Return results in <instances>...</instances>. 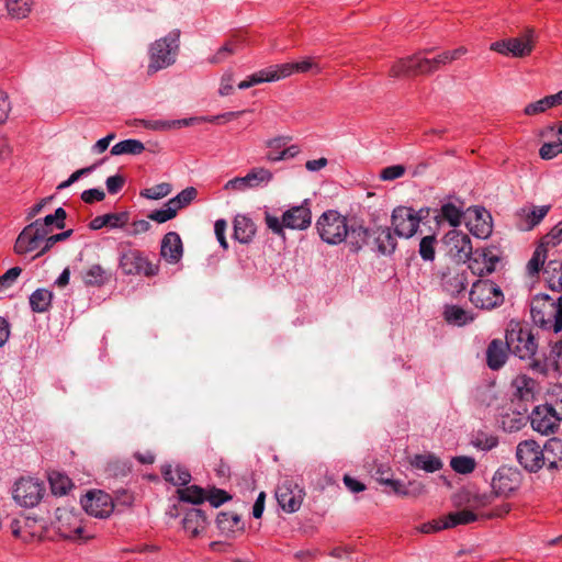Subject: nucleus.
Segmentation results:
<instances>
[{
  "mask_svg": "<svg viewBox=\"0 0 562 562\" xmlns=\"http://www.w3.org/2000/svg\"><path fill=\"white\" fill-rule=\"evenodd\" d=\"M66 217V211L58 207L54 214L46 215L43 220H36L26 225L15 240L14 251L18 255H24L38 249L42 240L52 233L53 226L58 229L65 227Z\"/></svg>",
  "mask_w": 562,
  "mask_h": 562,
  "instance_id": "f257e3e1",
  "label": "nucleus"
},
{
  "mask_svg": "<svg viewBox=\"0 0 562 562\" xmlns=\"http://www.w3.org/2000/svg\"><path fill=\"white\" fill-rule=\"evenodd\" d=\"M530 315L533 324L543 330L555 334L562 330V295L557 299L548 294H537L530 302Z\"/></svg>",
  "mask_w": 562,
  "mask_h": 562,
  "instance_id": "f03ea898",
  "label": "nucleus"
},
{
  "mask_svg": "<svg viewBox=\"0 0 562 562\" xmlns=\"http://www.w3.org/2000/svg\"><path fill=\"white\" fill-rule=\"evenodd\" d=\"M428 50L418 52L412 56L396 60L390 69V77H415L420 75H430L441 66L450 64L447 52L439 54L434 58H427L424 54Z\"/></svg>",
  "mask_w": 562,
  "mask_h": 562,
  "instance_id": "7ed1b4c3",
  "label": "nucleus"
},
{
  "mask_svg": "<svg viewBox=\"0 0 562 562\" xmlns=\"http://www.w3.org/2000/svg\"><path fill=\"white\" fill-rule=\"evenodd\" d=\"M179 38L180 31L173 30L150 45L148 74H155L175 64L179 50Z\"/></svg>",
  "mask_w": 562,
  "mask_h": 562,
  "instance_id": "20e7f679",
  "label": "nucleus"
},
{
  "mask_svg": "<svg viewBox=\"0 0 562 562\" xmlns=\"http://www.w3.org/2000/svg\"><path fill=\"white\" fill-rule=\"evenodd\" d=\"M505 339L509 351L521 360H531L538 350V341L532 330L518 322H510L506 328Z\"/></svg>",
  "mask_w": 562,
  "mask_h": 562,
  "instance_id": "39448f33",
  "label": "nucleus"
},
{
  "mask_svg": "<svg viewBox=\"0 0 562 562\" xmlns=\"http://www.w3.org/2000/svg\"><path fill=\"white\" fill-rule=\"evenodd\" d=\"M347 217L336 210L324 212L316 222V229L321 239L328 245H339L348 236Z\"/></svg>",
  "mask_w": 562,
  "mask_h": 562,
  "instance_id": "423d86ee",
  "label": "nucleus"
},
{
  "mask_svg": "<svg viewBox=\"0 0 562 562\" xmlns=\"http://www.w3.org/2000/svg\"><path fill=\"white\" fill-rule=\"evenodd\" d=\"M535 43L536 31L533 27H527L520 36L492 43L490 49L504 56L524 58L532 53Z\"/></svg>",
  "mask_w": 562,
  "mask_h": 562,
  "instance_id": "0eeeda50",
  "label": "nucleus"
},
{
  "mask_svg": "<svg viewBox=\"0 0 562 562\" xmlns=\"http://www.w3.org/2000/svg\"><path fill=\"white\" fill-rule=\"evenodd\" d=\"M119 267L125 276L154 277L159 266L153 263L143 251L135 248L123 249L119 258Z\"/></svg>",
  "mask_w": 562,
  "mask_h": 562,
  "instance_id": "6e6552de",
  "label": "nucleus"
},
{
  "mask_svg": "<svg viewBox=\"0 0 562 562\" xmlns=\"http://www.w3.org/2000/svg\"><path fill=\"white\" fill-rule=\"evenodd\" d=\"M471 303L481 310H492L503 304L504 294L501 288L491 280H476L470 290Z\"/></svg>",
  "mask_w": 562,
  "mask_h": 562,
  "instance_id": "1a4fd4ad",
  "label": "nucleus"
},
{
  "mask_svg": "<svg viewBox=\"0 0 562 562\" xmlns=\"http://www.w3.org/2000/svg\"><path fill=\"white\" fill-rule=\"evenodd\" d=\"M469 272L460 263L447 266L438 271L439 284L446 293L456 296L463 292L469 283Z\"/></svg>",
  "mask_w": 562,
  "mask_h": 562,
  "instance_id": "9d476101",
  "label": "nucleus"
},
{
  "mask_svg": "<svg viewBox=\"0 0 562 562\" xmlns=\"http://www.w3.org/2000/svg\"><path fill=\"white\" fill-rule=\"evenodd\" d=\"M416 211L408 206H397L393 210L391 224L398 237L411 238L419 227V218Z\"/></svg>",
  "mask_w": 562,
  "mask_h": 562,
  "instance_id": "9b49d317",
  "label": "nucleus"
},
{
  "mask_svg": "<svg viewBox=\"0 0 562 562\" xmlns=\"http://www.w3.org/2000/svg\"><path fill=\"white\" fill-rule=\"evenodd\" d=\"M516 458L528 472H537L544 467L542 447L535 440H524L517 445Z\"/></svg>",
  "mask_w": 562,
  "mask_h": 562,
  "instance_id": "f8f14e48",
  "label": "nucleus"
},
{
  "mask_svg": "<svg viewBox=\"0 0 562 562\" xmlns=\"http://www.w3.org/2000/svg\"><path fill=\"white\" fill-rule=\"evenodd\" d=\"M45 487L43 483L34 479H21L15 483L13 498L24 507L37 505L43 497Z\"/></svg>",
  "mask_w": 562,
  "mask_h": 562,
  "instance_id": "ddd939ff",
  "label": "nucleus"
},
{
  "mask_svg": "<svg viewBox=\"0 0 562 562\" xmlns=\"http://www.w3.org/2000/svg\"><path fill=\"white\" fill-rule=\"evenodd\" d=\"M56 529L64 539H78L83 531L80 515L72 509L58 507L56 509Z\"/></svg>",
  "mask_w": 562,
  "mask_h": 562,
  "instance_id": "4468645a",
  "label": "nucleus"
},
{
  "mask_svg": "<svg viewBox=\"0 0 562 562\" xmlns=\"http://www.w3.org/2000/svg\"><path fill=\"white\" fill-rule=\"evenodd\" d=\"M304 491L290 480H284L276 490V498L280 507L286 513H295L300 509Z\"/></svg>",
  "mask_w": 562,
  "mask_h": 562,
  "instance_id": "2eb2a0df",
  "label": "nucleus"
},
{
  "mask_svg": "<svg viewBox=\"0 0 562 562\" xmlns=\"http://www.w3.org/2000/svg\"><path fill=\"white\" fill-rule=\"evenodd\" d=\"M551 205H535L527 203L515 212V225L519 231L533 229L548 215Z\"/></svg>",
  "mask_w": 562,
  "mask_h": 562,
  "instance_id": "dca6fc26",
  "label": "nucleus"
},
{
  "mask_svg": "<svg viewBox=\"0 0 562 562\" xmlns=\"http://www.w3.org/2000/svg\"><path fill=\"white\" fill-rule=\"evenodd\" d=\"M530 424L535 431L541 435L553 434L559 426L560 417L555 409L548 404L536 406L530 416Z\"/></svg>",
  "mask_w": 562,
  "mask_h": 562,
  "instance_id": "f3484780",
  "label": "nucleus"
},
{
  "mask_svg": "<svg viewBox=\"0 0 562 562\" xmlns=\"http://www.w3.org/2000/svg\"><path fill=\"white\" fill-rule=\"evenodd\" d=\"M272 172L263 167L252 168L245 177H236L228 180L224 189L229 191H245L247 189L259 187L272 180Z\"/></svg>",
  "mask_w": 562,
  "mask_h": 562,
  "instance_id": "a211bd4d",
  "label": "nucleus"
},
{
  "mask_svg": "<svg viewBox=\"0 0 562 562\" xmlns=\"http://www.w3.org/2000/svg\"><path fill=\"white\" fill-rule=\"evenodd\" d=\"M521 483V474L513 468H499L492 480V488L498 496H509L517 491Z\"/></svg>",
  "mask_w": 562,
  "mask_h": 562,
  "instance_id": "6ab92c4d",
  "label": "nucleus"
},
{
  "mask_svg": "<svg viewBox=\"0 0 562 562\" xmlns=\"http://www.w3.org/2000/svg\"><path fill=\"white\" fill-rule=\"evenodd\" d=\"M82 508L90 516L105 518L113 512L112 498L102 491L87 493L81 498Z\"/></svg>",
  "mask_w": 562,
  "mask_h": 562,
  "instance_id": "aec40b11",
  "label": "nucleus"
},
{
  "mask_svg": "<svg viewBox=\"0 0 562 562\" xmlns=\"http://www.w3.org/2000/svg\"><path fill=\"white\" fill-rule=\"evenodd\" d=\"M445 243L449 248V254L458 260V263L465 262L473 254L471 238L468 234L452 229L445 236Z\"/></svg>",
  "mask_w": 562,
  "mask_h": 562,
  "instance_id": "412c9836",
  "label": "nucleus"
},
{
  "mask_svg": "<svg viewBox=\"0 0 562 562\" xmlns=\"http://www.w3.org/2000/svg\"><path fill=\"white\" fill-rule=\"evenodd\" d=\"M372 249L382 256H391L397 246L396 238L387 226L371 227Z\"/></svg>",
  "mask_w": 562,
  "mask_h": 562,
  "instance_id": "4be33fe9",
  "label": "nucleus"
},
{
  "mask_svg": "<svg viewBox=\"0 0 562 562\" xmlns=\"http://www.w3.org/2000/svg\"><path fill=\"white\" fill-rule=\"evenodd\" d=\"M312 222V213L307 201L297 206H292L283 213V225L291 229H306Z\"/></svg>",
  "mask_w": 562,
  "mask_h": 562,
  "instance_id": "5701e85b",
  "label": "nucleus"
},
{
  "mask_svg": "<svg viewBox=\"0 0 562 562\" xmlns=\"http://www.w3.org/2000/svg\"><path fill=\"white\" fill-rule=\"evenodd\" d=\"M160 256L170 265H176L181 260L183 256V245L178 233L169 232L162 237Z\"/></svg>",
  "mask_w": 562,
  "mask_h": 562,
  "instance_id": "b1692460",
  "label": "nucleus"
},
{
  "mask_svg": "<svg viewBox=\"0 0 562 562\" xmlns=\"http://www.w3.org/2000/svg\"><path fill=\"white\" fill-rule=\"evenodd\" d=\"M514 397L522 403L533 402L538 393V383L535 379L526 375H517L513 382Z\"/></svg>",
  "mask_w": 562,
  "mask_h": 562,
  "instance_id": "393cba45",
  "label": "nucleus"
},
{
  "mask_svg": "<svg viewBox=\"0 0 562 562\" xmlns=\"http://www.w3.org/2000/svg\"><path fill=\"white\" fill-rule=\"evenodd\" d=\"M507 341L501 339H493L486 349V363L492 370H499L507 361L508 358Z\"/></svg>",
  "mask_w": 562,
  "mask_h": 562,
  "instance_id": "a878e982",
  "label": "nucleus"
},
{
  "mask_svg": "<svg viewBox=\"0 0 562 562\" xmlns=\"http://www.w3.org/2000/svg\"><path fill=\"white\" fill-rule=\"evenodd\" d=\"M371 227L361 224H351L348 227V236L345 240L352 252H359L366 245L370 244Z\"/></svg>",
  "mask_w": 562,
  "mask_h": 562,
  "instance_id": "bb28decb",
  "label": "nucleus"
},
{
  "mask_svg": "<svg viewBox=\"0 0 562 562\" xmlns=\"http://www.w3.org/2000/svg\"><path fill=\"white\" fill-rule=\"evenodd\" d=\"M544 467L550 470L562 469V439L550 438L542 447Z\"/></svg>",
  "mask_w": 562,
  "mask_h": 562,
  "instance_id": "cd10ccee",
  "label": "nucleus"
},
{
  "mask_svg": "<svg viewBox=\"0 0 562 562\" xmlns=\"http://www.w3.org/2000/svg\"><path fill=\"white\" fill-rule=\"evenodd\" d=\"M549 345L550 350L544 355L543 361L533 360L532 362V368L540 372H546L548 369L559 368L560 359L562 357V340L550 341Z\"/></svg>",
  "mask_w": 562,
  "mask_h": 562,
  "instance_id": "c85d7f7f",
  "label": "nucleus"
},
{
  "mask_svg": "<svg viewBox=\"0 0 562 562\" xmlns=\"http://www.w3.org/2000/svg\"><path fill=\"white\" fill-rule=\"evenodd\" d=\"M182 525L192 537H196L206 528V515L202 509L191 508L186 513Z\"/></svg>",
  "mask_w": 562,
  "mask_h": 562,
  "instance_id": "c756f323",
  "label": "nucleus"
},
{
  "mask_svg": "<svg viewBox=\"0 0 562 562\" xmlns=\"http://www.w3.org/2000/svg\"><path fill=\"white\" fill-rule=\"evenodd\" d=\"M256 234V225L251 218L245 215H236L234 218V238L241 244H248Z\"/></svg>",
  "mask_w": 562,
  "mask_h": 562,
  "instance_id": "7c9ffc66",
  "label": "nucleus"
},
{
  "mask_svg": "<svg viewBox=\"0 0 562 562\" xmlns=\"http://www.w3.org/2000/svg\"><path fill=\"white\" fill-rule=\"evenodd\" d=\"M112 279V273L101 265H91L82 274L83 283L87 286L101 288Z\"/></svg>",
  "mask_w": 562,
  "mask_h": 562,
  "instance_id": "2f4dec72",
  "label": "nucleus"
},
{
  "mask_svg": "<svg viewBox=\"0 0 562 562\" xmlns=\"http://www.w3.org/2000/svg\"><path fill=\"white\" fill-rule=\"evenodd\" d=\"M527 407H522V412L513 409L512 413L504 412L499 414L501 427L507 432L520 430L525 426V413Z\"/></svg>",
  "mask_w": 562,
  "mask_h": 562,
  "instance_id": "473e14b6",
  "label": "nucleus"
},
{
  "mask_svg": "<svg viewBox=\"0 0 562 562\" xmlns=\"http://www.w3.org/2000/svg\"><path fill=\"white\" fill-rule=\"evenodd\" d=\"M443 318L447 323L456 326H464L474 319L469 311L453 304L445 306Z\"/></svg>",
  "mask_w": 562,
  "mask_h": 562,
  "instance_id": "72a5a7b5",
  "label": "nucleus"
},
{
  "mask_svg": "<svg viewBox=\"0 0 562 562\" xmlns=\"http://www.w3.org/2000/svg\"><path fill=\"white\" fill-rule=\"evenodd\" d=\"M562 104V90L555 94L547 95L536 102L529 103L524 113L526 115H536L546 112L548 109Z\"/></svg>",
  "mask_w": 562,
  "mask_h": 562,
  "instance_id": "f704fd0d",
  "label": "nucleus"
},
{
  "mask_svg": "<svg viewBox=\"0 0 562 562\" xmlns=\"http://www.w3.org/2000/svg\"><path fill=\"white\" fill-rule=\"evenodd\" d=\"M243 47V38L239 36H233L221 46L217 52L209 58L210 64H221L228 57L239 52Z\"/></svg>",
  "mask_w": 562,
  "mask_h": 562,
  "instance_id": "c9c22d12",
  "label": "nucleus"
},
{
  "mask_svg": "<svg viewBox=\"0 0 562 562\" xmlns=\"http://www.w3.org/2000/svg\"><path fill=\"white\" fill-rule=\"evenodd\" d=\"M161 474L166 481L179 486L187 485L191 480L190 472L180 465L175 468L170 464L164 465L161 468Z\"/></svg>",
  "mask_w": 562,
  "mask_h": 562,
  "instance_id": "e433bc0d",
  "label": "nucleus"
},
{
  "mask_svg": "<svg viewBox=\"0 0 562 562\" xmlns=\"http://www.w3.org/2000/svg\"><path fill=\"white\" fill-rule=\"evenodd\" d=\"M216 524L222 532L225 533H234L244 529L239 515L233 512L220 513L216 518Z\"/></svg>",
  "mask_w": 562,
  "mask_h": 562,
  "instance_id": "4c0bfd02",
  "label": "nucleus"
},
{
  "mask_svg": "<svg viewBox=\"0 0 562 562\" xmlns=\"http://www.w3.org/2000/svg\"><path fill=\"white\" fill-rule=\"evenodd\" d=\"M53 292L47 289H37L30 296L31 310L35 313L47 312L52 305Z\"/></svg>",
  "mask_w": 562,
  "mask_h": 562,
  "instance_id": "58836bf2",
  "label": "nucleus"
},
{
  "mask_svg": "<svg viewBox=\"0 0 562 562\" xmlns=\"http://www.w3.org/2000/svg\"><path fill=\"white\" fill-rule=\"evenodd\" d=\"M477 519V515L471 510L462 509L458 512L449 513L442 518L441 527L453 528L459 525H468Z\"/></svg>",
  "mask_w": 562,
  "mask_h": 562,
  "instance_id": "ea45409f",
  "label": "nucleus"
},
{
  "mask_svg": "<svg viewBox=\"0 0 562 562\" xmlns=\"http://www.w3.org/2000/svg\"><path fill=\"white\" fill-rule=\"evenodd\" d=\"M281 76H283L284 78L291 76L294 72H307L310 70H313L315 74H319L322 71V68L312 58H306L302 61L296 63L281 64Z\"/></svg>",
  "mask_w": 562,
  "mask_h": 562,
  "instance_id": "a19ab883",
  "label": "nucleus"
},
{
  "mask_svg": "<svg viewBox=\"0 0 562 562\" xmlns=\"http://www.w3.org/2000/svg\"><path fill=\"white\" fill-rule=\"evenodd\" d=\"M463 211L456 204L448 202L440 209V214L435 217L437 223L448 222L451 226L457 227L461 224Z\"/></svg>",
  "mask_w": 562,
  "mask_h": 562,
  "instance_id": "79ce46f5",
  "label": "nucleus"
},
{
  "mask_svg": "<svg viewBox=\"0 0 562 562\" xmlns=\"http://www.w3.org/2000/svg\"><path fill=\"white\" fill-rule=\"evenodd\" d=\"M474 255H475L474 261L475 262L481 261L483 263V268L477 269V273L480 276L490 274L495 271L496 263L498 262L499 258L492 250L476 249Z\"/></svg>",
  "mask_w": 562,
  "mask_h": 562,
  "instance_id": "37998d69",
  "label": "nucleus"
},
{
  "mask_svg": "<svg viewBox=\"0 0 562 562\" xmlns=\"http://www.w3.org/2000/svg\"><path fill=\"white\" fill-rule=\"evenodd\" d=\"M145 150L144 144L138 139H125L119 142L111 148V155H139Z\"/></svg>",
  "mask_w": 562,
  "mask_h": 562,
  "instance_id": "c03bdc74",
  "label": "nucleus"
},
{
  "mask_svg": "<svg viewBox=\"0 0 562 562\" xmlns=\"http://www.w3.org/2000/svg\"><path fill=\"white\" fill-rule=\"evenodd\" d=\"M412 465L416 469L432 473L442 468V462L434 454H416L412 461Z\"/></svg>",
  "mask_w": 562,
  "mask_h": 562,
  "instance_id": "a18cd8bd",
  "label": "nucleus"
},
{
  "mask_svg": "<svg viewBox=\"0 0 562 562\" xmlns=\"http://www.w3.org/2000/svg\"><path fill=\"white\" fill-rule=\"evenodd\" d=\"M177 493L180 501L195 505L203 503L206 498V492L198 485L179 488Z\"/></svg>",
  "mask_w": 562,
  "mask_h": 562,
  "instance_id": "49530a36",
  "label": "nucleus"
},
{
  "mask_svg": "<svg viewBox=\"0 0 562 562\" xmlns=\"http://www.w3.org/2000/svg\"><path fill=\"white\" fill-rule=\"evenodd\" d=\"M8 13L14 19L26 18L33 7V0H7Z\"/></svg>",
  "mask_w": 562,
  "mask_h": 562,
  "instance_id": "de8ad7c7",
  "label": "nucleus"
},
{
  "mask_svg": "<svg viewBox=\"0 0 562 562\" xmlns=\"http://www.w3.org/2000/svg\"><path fill=\"white\" fill-rule=\"evenodd\" d=\"M281 71H282L281 65L270 66L266 69H261L251 75L252 82H256V85H259V83H263V82L278 81V80L284 78L283 76H281Z\"/></svg>",
  "mask_w": 562,
  "mask_h": 562,
  "instance_id": "09e8293b",
  "label": "nucleus"
},
{
  "mask_svg": "<svg viewBox=\"0 0 562 562\" xmlns=\"http://www.w3.org/2000/svg\"><path fill=\"white\" fill-rule=\"evenodd\" d=\"M33 524H35V520L31 518H24L23 520L12 519L10 524V529L15 538H20L23 541L27 542L34 539L35 533L25 535L24 528L32 527Z\"/></svg>",
  "mask_w": 562,
  "mask_h": 562,
  "instance_id": "8fccbe9b",
  "label": "nucleus"
},
{
  "mask_svg": "<svg viewBox=\"0 0 562 562\" xmlns=\"http://www.w3.org/2000/svg\"><path fill=\"white\" fill-rule=\"evenodd\" d=\"M52 492L55 495L66 494L72 486L70 479L61 473L54 472L49 475Z\"/></svg>",
  "mask_w": 562,
  "mask_h": 562,
  "instance_id": "3c124183",
  "label": "nucleus"
},
{
  "mask_svg": "<svg viewBox=\"0 0 562 562\" xmlns=\"http://www.w3.org/2000/svg\"><path fill=\"white\" fill-rule=\"evenodd\" d=\"M437 239L435 235H428L420 239L418 252L423 260L434 261L436 256Z\"/></svg>",
  "mask_w": 562,
  "mask_h": 562,
  "instance_id": "603ef678",
  "label": "nucleus"
},
{
  "mask_svg": "<svg viewBox=\"0 0 562 562\" xmlns=\"http://www.w3.org/2000/svg\"><path fill=\"white\" fill-rule=\"evenodd\" d=\"M450 467L460 474H469L475 469V460L471 457H454L450 461Z\"/></svg>",
  "mask_w": 562,
  "mask_h": 562,
  "instance_id": "864d4df0",
  "label": "nucleus"
},
{
  "mask_svg": "<svg viewBox=\"0 0 562 562\" xmlns=\"http://www.w3.org/2000/svg\"><path fill=\"white\" fill-rule=\"evenodd\" d=\"M171 192V184L161 182L140 191V196L149 200H159L167 196Z\"/></svg>",
  "mask_w": 562,
  "mask_h": 562,
  "instance_id": "5fc2aeb1",
  "label": "nucleus"
},
{
  "mask_svg": "<svg viewBox=\"0 0 562 562\" xmlns=\"http://www.w3.org/2000/svg\"><path fill=\"white\" fill-rule=\"evenodd\" d=\"M177 213V209L168 201L162 209L151 211L148 214V218L157 223H165L176 217Z\"/></svg>",
  "mask_w": 562,
  "mask_h": 562,
  "instance_id": "6e6d98bb",
  "label": "nucleus"
},
{
  "mask_svg": "<svg viewBox=\"0 0 562 562\" xmlns=\"http://www.w3.org/2000/svg\"><path fill=\"white\" fill-rule=\"evenodd\" d=\"M72 232H74L72 229H68V231L61 232L59 234H55V235H50V236L47 235L45 237V239L42 240L43 246L41 247L40 251L34 256V259H36V258L43 256L44 254H46L47 251H49L55 244H58V241H63V240L67 239L68 237H70Z\"/></svg>",
  "mask_w": 562,
  "mask_h": 562,
  "instance_id": "4d7b16f0",
  "label": "nucleus"
},
{
  "mask_svg": "<svg viewBox=\"0 0 562 562\" xmlns=\"http://www.w3.org/2000/svg\"><path fill=\"white\" fill-rule=\"evenodd\" d=\"M378 481L381 484L390 486L395 494L401 495V496H408L411 494L418 495V494H420L423 492V487L422 486H418V487L414 488V492H411L398 480H393V479L382 477L381 476L380 479H378Z\"/></svg>",
  "mask_w": 562,
  "mask_h": 562,
  "instance_id": "13d9d810",
  "label": "nucleus"
},
{
  "mask_svg": "<svg viewBox=\"0 0 562 562\" xmlns=\"http://www.w3.org/2000/svg\"><path fill=\"white\" fill-rule=\"evenodd\" d=\"M196 190L193 187H188L182 190L178 195L170 199L171 204L177 209V211L183 209L189 205L196 196Z\"/></svg>",
  "mask_w": 562,
  "mask_h": 562,
  "instance_id": "bf43d9fd",
  "label": "nucleus"
},
{
  "mask_svg": "<svg viewBox=\"0 0 562 562\" xmlns=\"http://www.w3.org/2000/svg\"><path fill=\"white\" fill-rule=\"evenodd\" d=\"M106 225L110 228H123L130 221L127 211L105 214Z\"/></svg>",
  "mask_w": 562,
  "mask_h": 562,
  "instance_id": "052dcab7",
  "label": "nucleus"
},
{
  "mask_svg": "<svg viewBox=\"0 0 562 562\" xmlns=\"http://www.w3.org/2000/svg\"><path fill=\"white\" fill-rule=\"evenodd\" d=\"M562 154V138L557 143H546L540 147L539 155L542 159L549 160Z\"/></svg>",
  "mask_w": 562,
  "mask_h": 562,
  "instance_id": "680f3d73",
  "label": "nucleus"
},
{
  "mask_svg": "<svg viewBox=\"0 0 562 562\" xmlns=\"http://www.w3.org/2000/svg\"><path fill=\"white\" fill-rule=\"evenodd\" d=\"M300 153V149L296 145H291L289 147H283L280 153H272L271 155H266V159L270 162H277L284 159L294 158Z\"/></svg>",
  "mask_w": 562,
  "mask_h": 562,
  "instance_id": "e2e57ef3",
  "label": "nucleus"
},
{
  "mask_svg": "<svg viewBox=\"0 0 562 562\" xmlns=\"http://www.w3.org/2000/svg\"><path fill=\"white\" fill-rule=\"evenodd\" d=\"M231 498L232 496L227 494V492H225L224 490L213 487L209 492V494H206L205 499H207L213 507H220L222 504L229 501Z\"/></svg>",
  "mask_w": 562,
  "mask_h": 562,
  "instance_id": "0e129e2a",
  "label": "nucleus"
},
{
  "mask_svg": "<svg viewBox=\"0 0 562 562\" xmlns=\"http://www.w3.org/2000/svg\"><path fill=\"white\" fill-rule=\"evenodd\" d=\"M406 169L402 165H393L382 169L380 178L384 181H392L404 176Z\"/></svg>",
  "mask_w": 562,
  "mask_h": 562,
  "instance_id": "69168bd1",
  "label": "nucleus"
},
{
  "mask_svg": "<svg viewBox=\"0 0 562 562\" xmlns=\"http://www.w3.org/2000/svg\"><path fill=\"white\" fill-rule=\"evenodd\" d=\"M544 263V251L537 248L531 259L527 263L529 274L533 276L540 271V267Z\"/></svg>",
  "mask_w": 562,
  "mask_h": 562,
  "instance_id": "338daca9",
  "label": "nucleus"
},
{
  "mask_svg": "<svg viewBox=\"0 0 562 562\" xmlns=\"http://www.w3.org/2000/svg\"><path fill=\"white\" fill-rule=\"evenodd\" d=\"M474 445L485 451H490L498 445V439L492 435H477Z\"/></svg>",
  "mask_w": 562,
  "mask_h": 562,
  "instance_id": "774afa93",
  "label": "nucleus"
}]
</instances>
